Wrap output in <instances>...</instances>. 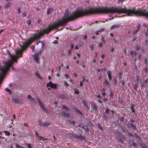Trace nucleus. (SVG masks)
I'll use <instances>...</instances> for the list:
<instances>
[{
    "mask_svg": "<svg viewBox=\"0 0 148 148\" xmlns=\"http://www.w3.org/2000/svg\"><path fill=\"white\" fill-rule=\"evenodd\" d=\"M112 93H110V96H111V97H112Z\"/></svg>",
    "mask_w": 148,
    "mask_h": 148,
    "instance_id": "338daca9",
    "label": "nucleus"
},
{
    "mask_svg": "<svg viewBox=\"0 0 148 148\" xmlns=\"http://www.w3.org/2000/svg\"><path fill=\"white\" fill-rule=\"evenodd\" d=\"M130 53L131 55L132 56L134 54V52L133 51H131L130 52Z\"/></svg>",
    "mask_w": 148,
    "mask_h": 148,
    "instance_id": "58836bf2",
    "label": "nucleus"
},
{
    "mask_svg": "<svg viewBox=\"0 0 148 148\" xmlns=\"http://www.w3.org/2000/svg\"><path fill=\"white\" fill-rule=\"evenodd\" d=\"M4 132L5 133V134L7 136H9L10 134V132L7 131H4Z\"/></svg>",
    "mask_w": 148,
    "mask_h": 148,
    "instance_id": "5701e85b",
    "label": "nucleus"
},
{
    "mask_svg": "<svg viewBox=\"0 0 148 148\" xmlns=\"http://www.w3.org/2000/svg\"><path fill=\"white\" fill-rule=\"evenodd\" d=\"M75 62H76L77 64H79V61L78 60H76Z\"/></svg>",
    "mask_w": 148,
    "mask_h": 148,
    "instance_id": "0e129e2a",
    "label": "nucleus"
},
{
    "mask_svg": "<svg viewBox=\"0 0 148 148\" xmlns=\"http://www.w3.org/2000/svg\"><path fill=\"white\" fill-rule=\"evenodd\" d=\"M129 145L131 146H135L136 144L132 141H130L129 143Z\"/></svg>",
    "mask_w": 148,
    "mask_h": 148,
    "instance_id": "a211bd4d",
    "label": "nucleus"
},
{
    "mask_svg": "<svg viewBox=\"0 0 148 148\" xmlns=\"http://www.w3.org/2000/svg\"><path fill=\"white\" fill-rule=\"evenodd\" d=\"M75 93L76 94H79V92L78 91H75Z\"/></svg>",
    "mask_w": 148,
    "mask_h": 148,
    "instance_id": "5fc2aeb1",
    "label": "nucleus"
},
{
    "mask_svg": "<svg viewBox=\"0 0 148 148\" xmlns=\"http://www.w3.org/2000/svg\"><path fill=\"white\" fill-rule=\"evenodd\" d=\"M26 145H27L28 146V148H32V147L31 146V145L28 143H27Z\"/></svg>",
    "mask_w": 148,
    "mask_h": 148,
    "instance_id": "7c9ffc66",
    "label": "nucleus"
},
{
    "mask_svg": "<svg viewBox=\"0 0 148 148\" xmlns=\"http://www.w3.org/2000/svg\"><path fill=\"white\" fill-rule=\"evenodd\" d=\"M40 43L41 44V47L43 48L44 46V42H41L40 41H39L36 42V44L38 45L39 43Z\"/></svg>",
    "mask_w": 148,
    "mask_h": 148,
    "instance_id": "2eb2a0df",
    "label": "nucleus"
},
{
    "mask_svg": "<svg viewBox=\"0 0 148 148\" xmlns=\"http://www.w3.org/2000/svg\"><path fill=\"white\" fill-rule=\"evenodd\" d=\"M10 61H12V62L13 63H12V65H11V66L10 67H10H11V68H12V70H13V71H15V70H16V69H14V67H13V66H12V65L13 64V63L14 62H15V61H13V60H12H12H10V61H9L8 62H10Z\"/></svg>",
    "mask_w": 148,
    "mask_h": 148,
    "instance_id": "a878e982",
    "label": "nucleus"
},
{
    "mask_svg": "<svg viewBox=\"0 0 148 148\" xmlns=\"http://www.w3.org/2000/svg\"><path fill=\"white\" fill-rule=\"evenodd\" d=\"M107 73L109 79L110 80L112 79L111 73L110 72H107Z\"/></svg>",
    "mask_w": 148,
    "mask_h": 148,
    "instance_id": "aec40b11",
    "label": "nucleus"
},
{
    "mask_svg": "<svg viewBox=\"0 0 148 148\" xmlns=\"http://www.w3.org/2000/svg\"><path fill=\"white\" fill-rule=\"evenodd\" d=\"M13 101L15 103L17 104H19L21 103L20 99L18 98H14L13 99Z\"/></svg>",
    "mask_w": 148,
    "mask_h": 148,
    "instance_id": "9d476101",
    "label": "nucleus"
},
{
    "mask_svg": "<svg viewBox=\"0 0 148 148\" xmlns=\"http://www.w3.org/2000/svg\"><path fill=\"white\" fill-rule=\"evenodd\" d=\"M11 3H8L5 4L4 7L6 8H8L11 6Z\"/></svg>",
    "mask_w": 148,
    "mask_h": 148,
    "instance_id": "4468645a",
    "label": "nucleus"
},
{
    "mask_svg": "<svg viewBox=\"0 0 148 148\" xmlns=\"http://www.w3.org/2000/svg\"><path fill=\"white\" fill-rule=\"evenodd\" d=\"M143 27H147V25L145 24L143 25Z\"/></svg>",
    "mask_w": 148,
    "mask_h": 148,
    "instance_id": "09e8293b",
    "label": "nucleus"
},
{
    "mask_svg": "<svg viewBox=\"0 0 148 148\" xmlns=\"http://www.w3.org/2000/svg\"><path fill=\"white\" fill-rule=\"evenodd\" d=\"M77 56L79 58H80V54H78V53H77Z\"/></svg>",
    "mask_w": 148,
    "mask_h": 148,
    "instance_id": "6e6d98bb",
    "label": "nucleus"
},
{
    "mask_svg": "<svg viewBox=\"0 0 148 148\" xmlns=\"http://www.w3.org/2000/svg\"><path fill=\"white\" fill-rule=\"evenodd\" d=\"M139 49V46H137L136 47V49L137 50H138Z\"/></svg>",
    "mask_w": 148,
    "mask_h": 148,
    "instance_id": "de8ad7c7",
    "label": "nucleus"
},
{
    "mask_svg": "<svg viewBox=\"0 0 148 148\" xmlns=\"http://www.w3.org/2000/svg\"><path fill=\"white\" fill-rule=\"evenodd\" d=\"M10 148H14V147L13 145H11Z\"/></svg>",
    "mask_w": 148,
    "mask_h": 148,
    "instance_id": "774afa93",
    "label": "nucleus"
},
{
    "mask_svg": "<svg viewBox=\"0 0 148 148\" xmlns=\"http://www.w3.org/2000/svg\"><path fill=\"white\" fill-rule=\"evenodd\" d=\"M71 50H68V53L69 54H70L71 53Z\"/></svg>",
    "mask_w": 148,
    "mask_h": 148,
    "instance_id": "e2e57ef3",
    "label": "nucleus"
},
{
    "mask_svg": "<svg viewBox=\"0 0 148 148\" xmlns=\"http://www.w3.org/2000/svg\"><path fill=\"white\" fill-rule=\"evenodd\" d=\"M120 26V25H114L113 26H111V29H114L115 28H117L119 27Z\"/></svg>",
    "mask_w": 148,
    "mask_h": 148,
    "instance_id": "ddd939ff",
    "label": "nucleus"
},
{
    "mask_svg": "<svg viewBox=\"0 0 148 148\" xmlns=\"http://www.w3.org/2000/svg\"><path fill=\"white\" fill-rule=\"evenodd\" d=\"M71 123L72 124L74 125L75 123V122L74 121H72Z\"/></svg>",
    "mask_w": 148,
    "mask_h": 148,
    "instance_id": "864d4df0",
    "label": "nucleus"
},
{
    "mask_svg": "<svg viewBox=\"0 0 148 148\" xmlns=\"http://www.w3.org/2000/svg\"><path fill=\"white\" fill-rule=\"evenodd\" d=\"M121 137H121V139H119V141L120 143H123V140H124L125 139V138L123 136H121Z\"/></svg>",
    "mask_w": 148,
    "mask_h": 148,
    "instance_id": "412c9836",
    "label": "nucleus"
},
{
    "mask_svg": "<svg viewBox=\"0 0 148 148\" xmlns=\"http://www.w3.org/2000/svg\"><path fill=\"white\" fill-rule=\"evenodd\" d=\"M37 75L38 76V77H39V78H41V76L39 75V74L38 73H37Z\"/></svg>",
    "mask_w": 148,
    "mask_h": 148,
    "instance_id": "49530a36",
    "label": "nucleus"
},
{
    "mask_svg": "<svg viewBox=\"0 0 148 148\" xmlns=\"http://www.w3.org/2000/svg\"><path fill=\"white\" fill-rule=\"evenodd\" d=\"M125 0H119L118 1V3H119L120 2L124 1Z\"/></svg>",
    "mask_w": 148,
    "mask_h": 148,
    "instance_id": "79ce46f5",
    "label": "nucleus"
},
{
    "mask_svg": "<svg viewBox=\"0 0 148 148\" xmlns=\"http://www.w3.org/2000/svg\"><path fill=\"white\" fill-rule=\"evenodd\" d=\"M22 16L23 17H25L26 16V14L25 12L24 13H23L22 14Z\"/></svg>",
    "mask_w": 148,
    "mask_h": 148,
    "instance_id": "f704fd0d",
    "label": "nucleus"
},
{
    "mask_svg": "<svg viewBox=\"0 0 148 148\" xmlns=\"http://www.w3.org/2000/svg\"><path fill=\"white\" fill-rule=\"evenodd\" d=\"M28 98L29 99H30V101H32L33 102H34V99L31 96L29 95H28Z\"/></svg>",
    "mask_w": 148,
    "mask_h": 148,
    "instance_id": "f3484780",
    "label": "nucleus"
},
{
    "mask_svg": "<svg viewBox=\"0 0 148 148\" xmlns=\"http://www.w3.org/2000/svg\"><path fill=\"white\" fill-rule=\"evenodd\" d=\"M75 138L77 139H79L81 140H84L85 139L84 136H82L81 135H79L77 134H75Z\"/></svg>",
    "mask_w": 148,
    "mask_h": 148,
    "instance_id": "6e6552de",
    "label": "nucleus"
},
{
    "mask_svg": "<svg viewBox=\"0 0 148 148\" xmlns=\"http://www.w3.org/2000/svg\"><path fill=\"white\" fill-rule=\"evenodd\" d=\"M87 37L86 36L84 35V36L83 38L84 39H86L87 38Z\"/></svg>",
    "mask_w": 148,
    "mask_h": 148,
    "instance_id": "603ef678",
    "label": "nucleus"
},
{
    "mask_svg": "<svg viewBox=\"0 0 148 148\" xmlns=\"http://www.w3.org/2000/svg\"><path fill=\"white\" fill-rule=\"evenodd\" d=\"M35 60L37 61L38 60V58L37 56H35L34 57Z\"/></svg>",
    "mask_w": 148,
    "mask_h": 148,
    "instance_id": "c9c22d12",
    "label": "nucleus"
},
{
    "mask_svg": "<svg viewBox=\"0 0 148 148\" xmlns=\"http://www.w3.org/2000/svg\"><path fill=\"white\" fill-rule=\"evenodd\" d=\"M31 48L32 49V50H33V51H34V46H31Z\"/></svg>",
    "mask_w": 148,
    "mask_h": 148,
    "instance_id": "c03bdc74",
    "label": "nucleus"
},
{
    "mask_svg": "<svg viewBox=\"0 0 148 148\" xmlns=\"http://www.w3.org/2000/svg\"><path fill=\"white\" fill-rule=\"evenodd\" d=\"M27 24L28 25H30L31 24V21L30 20H29V21H27Z\"/></svg>",
    "mask_w": 148,
    "mask_h": 148,
    "instance_id": "2f4dec72",
    "label": "nucleus"
},
{
    "mask_svg": "<svg viewBox=\"0 0 148 148\" xmlns=\"http://www.w3.org/2000/svg\"><path fill=\"white\" fill-rule=\"evenodd\" d=\"M18 12L19 14L21 13V9H20V8H18Z\"/></svg>",
    "mask_w": 148,
    "mask_h": 148,
    "instance_id": "ea45409f",
    "label": "nucleus"
},
{
    "mask_svg": "<svg viewBox=\"0 0 148 148\" xmlns=\"http://www.w3.org/2000/svg\"><path fill=\"white\" fill-rule=\"evenodd\" d=\"M104 57H105V56L104 55H102L101 56V58H103V59L104 58Z\"/></svg>",
    "mask_w": 148,
    "mask_h": 148,
    "instance_id": "13d9d810",
    "label": "nucleus"
},
{
    "mask_svg": "<svg viewBox=\"0 0 148 148\" xmlns=\"http://www.w3.org/2000/svg\"><path fill=\"white\" fill-rule=\"evenodd\" d=\"M82 103L84 105V108L86 109H87L88 110V107L87 106V103L86 102V101H85L83 100L82 101Z\"/></svg>",
    "mask_w": 148,
    "mask_h": 148,
    "instance_id": "f8f14e48",
    "label": "nucleus"
},
{
    "mask_svg": "<svg viewBox=\"0 0 148 148\" xmlns=\"http://www.w3.org/2000/svg\"><path fill=\"white\" fill-rule=\"evenodd\" d=\"M103 31V29H101L99 30L96 31L95 33V34L97 35H99V32L101 33Z\"/></svg>",
    "mask_w": 148,
    "mask_h": 148,
    "instance_id": "393cba45",
    "label": "nucleus"
},
{
    "mask_svg": "<svg viewBox=\"0 0 148 148\" xmlns=\"http://www.w3.org/2000/svg\"><path fill=\"white\" fill-rule=\"evenodd\" d=\"M73 47H74V46H73V44H71V50L72 49H73Z\"/></svg>",
    "mask_w": 148,
    "mask_h": 148,
    "instance_id": "37998d69",
    "label": "nucleus"
},
{
    "mask_svg": "<svg viewBox=\"0 0 148 148\" xmlns=\"http://www.w3.org/2000/svg\"><path fill=\"white\" fill-rule=\"evenodd\" d=\"M101 41L99 42L98 44V46L99 47H101L103 45L105 44L106 41L105 40L104 38L103 37H101Z\"/></svg>",
    "mask_w": 148,
    "mask_h": 148,
    "instance_id": "423d86ee",
    "label": "nucleus"
},
{
    "mask_svg": "<svg viewBox=\"0 0 148 148\" xmlns=\"http://www.w3.org/2000/svg\"><path fill=\"white\" fill-rule=\"evenodd\" d=\"M64 76H65L66 78H67L68 77V75H64Z\"/></svg>",
    "mask_w": 148,
    "mask_h": 148,
    "instance_id": "bf43d9fd",
    "label": "nucleus"
},
{
    "mask_svg": "<svg viewBox=\"0 0 148 148\" xmlns=\"http://www.w3.org/2000/svg\"><path fill=\"white\" fill-rule=\"evenodd\" d=\"M60 97H61L62 99H64L65 98V97L64 95H62L60 96Z\"/></svg>",
    "mask_w": 148,
    "mask_h": 148,
    "instance_id": "a19ab883",
    "label": "nucleus"
},
{
    "mask_svg": "<svg viewBox=\"0 0 148 148\" xmlns=\"http://www.w3.org/2000/svg\"><path fill=\"white\" fill-rule=\"evenodd\" d=\"M140 146L142 148H148V147L144 144H140Z\"/></svg>",
    "mask_w": 148,
    "mask_h": 148,
    "instance_id": "4be33fe9",
    "label": "nucleus"
},
{
    "mask_svg": "<svg viewBox=\"0 0 148 148\" xmlns=\"http://www.w3.org/2000/svg\"><path fill=\"white\" fill-rule=\"evenodd\" d=\"M38 23L39 24H41L42 23V21L41 20L39 19L38 20Z\"/></svg>",
    "mask_w": 148,
    "mask_h": 148,
    "instance_id": "473e14b6",
    "label": "nucleus"
},
{
    "mask_svg": "<svg viewBox=\"0 0 148 148\" xmlns=\"http://www.w3.org/2000/svg\"><path fill=\"white\" fill-rule=\"evenodd\" d=\"M105 92L104 91H103L102 93V94L103 97H104L105 96Z\"/></svg>",
    "mask_w": 148,
    "mask_h": 148,
    "instance_id": "3c124183",
    "label": "nucleus"
},
{
    "mask_svg": "<svg viewBox=\"0 0 148 148\" xmlns=\"http://www.w3.org/2000/svg\"><path fill=\"white\" fill-rule=\"evenodd\" d=\"M40 125H42L43 127H47L51 125V123L50 122H41L40 123Z\"/></svg>",
    "mask_w": 148,
    "mask_h": 148,
    "instance_id": "0eeeda50",
    "label": "nucleus"
},
{
    "mask_svg": "<svg viewBox=\"0 0 148 148\" xmlns=\"http://www.w3.org/2000/svg\"><path fill=\"white\" fill-rule=\"evenodd\" d=\"M64 85L66 87H67L68 86L69 84L66 82H64Z\"/></svg>",
    "mask_w": 148,
    "mask_h": 148,
    "instance_id": "e433bc0d",
    "label": "nucleus"
},
{
    "mask_svg": "<svg viewBox=\"0 0 148 148\" xmlns=\"http://www.w3.org/2000/svg\"><path fill=\"white\" fill-rule=\"evenodd\" d=\"M66 24V11L64 13V16L61 20L58 21L57 23H55L51 26H49L48 28L41 31L38 33L34 34L32 37L25 41L23 45L21 46V49H19L16 51V55H12L10 51L8 50L7 51L6 53L10 55L12 60L15 61L17 63V59L22 57V54L24 50L27 48L28 46L33 41L38 39L40 38L41 37L45 34H48L53 29L57 28L60 26L64 25Z\"/></svg>",
    "mask_w": 148,
    "mask_h": 148,
    "instance_id": "f257e3e1",
    "label": "nucleus"
},
{
    "mask_svg": "<svg viewBox=\"0 0 148 148\" xmlns=\"http://www.w3.org/2000/svg\"><path fill=\"white\" fill-rule=\"evenodd\" d=\"M62 114L63 116H64L65 117L67 118H69L71 117L70 114L68 113L62 112Z\"/></svg>",
    "mask_w": 148,
    "mask_h": 148,
    "instance_id": "9b49d317",
    "label": "nucleus"
},
{
    "mask_svg": "<svg viewBox=\"0 0 148 148\" xmlns=\"http://www.w3.org/2000/svg\"><path fill=\"white\" fill-rule=\"evenodd\" d=\"M73 58H74V59L75 60H78L77 58H76V57H73Z\"/></svg>",
    "mask_w": 148,
    "mask_h": 148,
    "instance_id": "052dcab7",
    "label": "nucleus"
},
{
    "mask_svg": "<svg viewBox=\"0 0 148 148\" xmlns=\"http://www.w3.org/2000/svg\"><path fill=\"white\" fill-rule=\"evenodd\" d=\"M90 103L91 104V107L92 110L94 112H97V107L96 104L95 103L92 101H91L90 102Z\"/></svg>",
    "mask_w": 148,
    "mask_h": 148,
    "instance_id": "7ed1b4c3",
    "label": "nucleus"
},
{
    "mask_svg": "<svg viewBox=\"0 0 148 148\" xmlns=\"http://www.w3.org/2000/svg\"><path fill=\"white\" fill-rule=\"evenodd\" d=\"M3 31V29H1V31H0V34Z\"/></svg>",
    "mask_w": 148,
    "mask_h": 148,
    "instance_id": "69168bd1",
    "label": "nucleus"
},
{
    "mask_svg": "<svg viewBox=\"0 0 148 148\" xmlns=\"http://www.w3.org/2000/svg\"><path fill=\"white\" fill-rule=\"evenodd\" d=\"M137 87H138V86H137V85L136 84L134 85V90H136L137 88Z\"/></svg>",
    "mask_w": 148,
    "mask_h": 148,
    "instance_id": "cd10ccee",
    "label": "nucleus"
},
{
    "mask_svg": "<svg viewBox=\"0 0 148 148\" xmlns=\"http://www.w3.org/2000/svg\"><path fill=\"white\" fill-rule=\"evenodd\" d=\"M53 11V8H49L48 9L47 11V14L48 15L51 13V12Z\"/></svg>",
    "mask_w": 148,
    "mask_h": 148,
    "instance_id": "dca6fc26",
    "label": "nucleus"
},
{
    "mask_svg": "<svg viewBox=\"0 0 148 148\" xmlns=\"http://www.w3.org/2000/svg\"><path fill=\"white\" fill-rule=\"evenodd\" d=\"M38 101L39 103V105L41 108L44 111L47 112V108L46 105L44 104L39 99H38Z\"/></svg>",
    "mask_w": 148,
    "mask_h": 148,
    "instance_id": "f03ea898",
    "label": "nucleus"
},
{
    "mask_svg": "<svg viewBox=\"0 0 148 148\" xmlns=\"http://www.w3.org/2000/svg\"><path fill=\"white\" fill-rule=\"evenodd\" d=\"M120 119H119V120L120 121H121L122 122H123L124 121V118L123 117H121L120 118Z\"/></svg>",
    "mask_w": 148,
    "mask_h": 148,
    "instance_id": "c756f323",
    "label": "nucleus"
},
{
    "mask_svg": "<svg viewBox=\"0 0 148 148\" xmlns=\"http://www.w3.org/2000/svg\"><path fill=\"white\" fill-rule=\"evenodd\" d=\"M5 90L7 91V92H9V93H10L11 92L10 91V89L8 88H6V89H5Z\"/></svg>",
    "mask_w": 148,
    "mask_h": 148,
    "instance_id": "c85d7f7f",
    "label": "nucleus"
},
{
    "mask_svg": "<svg viewBox=\"0 0 148 148\" xmlns=\"http://www.w3.org/2000/svg\"><path fill=\"white\" fill-rule=\"evenodd\" d=\"M77 112L79 114H81V112L78 110H77Z\"/></svg>",
    "mask_w": 148,
    "mask_h": 148,
    "instance_id": "8fccbe9b",
    "label": "nucleus"
},
{
    "mask_svg": "<svg viewBox=\"0 0 148 148\" xmlns=\"http://www.w3.org/2000/svg\"><path fill=\"white\" fill-rule=\"evenodd\" d=\"M94 46V45L93 44H92V45L91 46H89L91 50H93Z\"/></svg>",
    "mask_w": 148,
    "mask_h": 148,
    "instance_id": "bb28decb",
    "label": "nucleus"
},
{
    "mask_svg": "<svg viewBox=\"0 0 148 148\" xmlns=\"http://www.w3.org/2000/svg\"><path fill=\"white\" fill-rule=\"evenodd\" d=\"M115 112V111H113L111 110L108 109H106L105 110V113L106 114H109L110 112H111L112 113V114H113Z\"/></svg>",
    "mask_w": 148,
    "mask_h": 148,
    "instance_id": "1a4fd4ad",
    "label": "nucleus"
},
{
    "mask_svg": "<svg viewBox=\"0 0 148 148\" xmlns=\"http://www.w3.org/2000/svg\"><path fill=\"white\" fill-rule=\"evenodd\" d=\"M139 26H140V25H137V27L138 28V29L137 30V31H136V32H135V33H137L139 30V29H138V28H139Z\"/></svg>",
    "mask_w": 148,
    "mask_h": 148,
    "instance_id": "4c0bfd02",
    "label": "nucleus"
},
{
    "mask_svg": "<svg viewBox=\"0 0 148 148\" xmlns=\"http://www.w3.org/2000/svg\"><path fill=\"white\" fill-rule=\"evenodd\" d=\"M47 87L50 86L51 88L55 89L57 88V85L56 84H53L52 82H50L47 84Z\"/></svg>",
    "mask_w": 148,
    "mask_h": 148,
    "instance_id": "39448f33",
    "label": "nucleus"
},
{
    "mask_svg": "<svg viewBox=\"0 0 148 148\" xmlns=\"http://www.w3.org/2000/svg\"><path fill=\"white\" fill-rule=\"evenodd\" d=\"M84 82V80L83 82H81L80 83L79 86H83V83Z\"/></svg>",
    "mask_w": 148,
    "mask_h": 148,
    "instance_id": "72a5a7b5",
    "label": "nucleus"
},
{
    "mask_svg": "<svg viewBox=\"0 0 148 148\" xmlns=\"http://www.w3.org/2000/svg\"><path fill=\"white\" fill-rule=\"evenodd\" d=\"M63 108L65 111H68L69 110V109L67 107L63 106Z\"/></svg>",
    "mask_w": 148,
    "mask_h": 148,
    "instance_id": "b1692460",
    "label": "nucleus"
},
{
    "mask_svg": "<svg viewBox=\"0 0 148 148\" xmlns=\"http://www.w3.org/2000/svg\"><path fill=\"white\" fill-rule=\"evenodd\" d=\"M14 146L16 147V148H25L24 147L20 146L18 144H15Z\"/></svg>",
    "mask_w": 148,
    "mask_h": 148,
    "instance_id": "6ab92c4d",
    "label": "nucleus"
},
{
    "mask_svg": "<svg viewBox=\"0 0 148 148\" xmlns=\"http://www.w3.org/2000/svg\"><path fill=\"white\" fill-rule=\"evenodd\" d=\"M75 49H79V48H78V47L77 46H76L75 47Z\"/></svg>",
    "mask_w": 148,
    "mask_h": 148,
    "instance_id": "4d7b16f0",
    "label": "nucleus"
},
{
    "mask_svg": "<svg viewBox=\"0 0 148 148\" xmlns=\"http://www.w3.org/2000/svg\"><path fill=\"white\" fill-rule=\"evenodd\" d=\"M79 127L82 128H84V126L83 125H81L79 126Z\"/></svg>",
    "mask_w": 148,
    "mask_h": 148,
    "instance_id": "a18cd8bd",
    "label": "nucleus"
},
{
    "mask_svg": "<svg viewBox=\"0 0 148 148\" xmlns=\"http://www.w3.org/2000/svg\"><path fill=\"white\" fill-rule=\"evenodd\" d=\"M35 134L36 135V136L37 137V139L40 140L44 141L45 140H47V138H44L43 137L40 136L39 135V134L38 132H36Z\"/></svg>",
    "mask_w": 148,
    "mask_h": 148,
    "instance_id": "20e7f679",
    "label": "nucleus"
},
{
    "mask_svg": "<svg viewBox=\"0 0 148 148\" xmlns=\"http://www.w3.org/2000/svg\"><path fill=\"white\" fill-rule=\"evenodd\" d=\"M131 110H132V112H134V110H133V108H132V109H131Z\"/></svg>",
    "mask_w": 148,
    "mask_h": 148,
    "instance_id": "680f3d73",
    "label": "nucleus"
}]
</instances>
